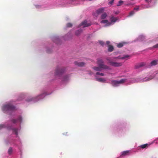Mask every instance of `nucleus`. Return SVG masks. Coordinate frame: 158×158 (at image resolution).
<instances>
[{
  "mask_svg": "<svg viewBox=\"0 0 158 158\" xmlns=\"http://www.w3.org/2000/svg\"><path fill=\"white\" fill-rule=\"evenodd\" d=\"M2 111L4 113L9 114H12L16 111V108L11 102H8L4 104L2 108Z\"/></svg>",
  "mask_w": 158,
  "mask_h": 158,
  "instance_id": "obj_1",
  "label": "nucleus"
},
{
  "mask_svg": "<svg viewBox=\"0 0 158 158\" xmlns=\"http://www.w3.org/2000/svg\"><path fill=\"white\" fill-rule=\"evenodd\" d=\"M97 64L98 67H94L93 69L96 71H102L104 69H110V67L104 64L103 61L100 59L97 60Z\"/></svg>",
  "mask_w": 158,
  "mask_h": 158,
  "instance_id": "obj_2",
  "label": "nucleus"
},
{
  "mask_svg": "<svg viewBox=\"0 0 158 158\" xmlns=\"http://www.w3.org/2000/svg\"><path fill=\"white\" fill-rule=\"evenodd\" d=\"M110 22L107 20H103L101 21V23L104 24V26L107 27L114 24L117 21H118V19L117 17L111 16L110 18Z\"/></svg>",
  "mask_w": 158,
  "mask_h": 158,
  "instance_id": "obj_3",
  "label": "nucleus"
},
{
  "mask_svg": "<svg viewBox=\"0 0 158 158\" xmlns=\"http://www.w3.org/2000/svg\"><path fill=\"white\" fill-rule=\"evenodd\" d=\"M49 94L46 92H44L42 94H40L35 97H30L27 100V102L33 101L37 102L43 98L46 95Z\"/></svg>",
  "mask_w": 158,
  "mask_h": 158,
  "instance_id": "obj_4",
  "label": "nucleus"
},
{
  "mask_svg": "<svg viewBox=\"0 0 158 158\" xmlns=\"http://www.w3.org/2000/svg\"><path fill=\"white\" fill-rule=\"evenodd\" d=\"M106 60L108 61V64L114 67H119L122 65V63L113 61L112 59L110 57L107 58Z\"/></svg>",
  "mask_w": 158,
  "mask_h": 158,
  "instance_id": "obj_5",
  "label": "nucleus"
},
{
  "mask_svg": "<svg viewBox=\"0 0 158 158\" xmlns=\"http://www.w3.org/2000/svg\"><path fill=\"white\" fill-rule=\"evenodd\" d=\"M127 81V80L125 79H121L119 81L113 80L111 81V84L113 86H118Z\"/></svg>",
  "mask_w": 158,
  "mask_h": 158,
  "instance_id": "obj_6",
  "label": "nucleus"
},
{
  "mask_svg": "<svg viewBox=\"0 0 158 158\" xmlns=\"http://www.w3.org/2000/svg\"><path fill=\"white\" fill-rule=\"evenodd\" d=\"M99 75L100 76H102L104 75V74L103 73H99V72H97L96 73V74L95 75V77H96V79L97 81L102 82H106V80L105 79L102 78V77H99L98 76Z\"/></svg>",
  "mask_w": 158,
  "mask_h": 158,
  "instance_id": "obj_7",
  "label": "nucleus"
},
{
  "mask_svg": "<svg viewBox=\"0 0 158 158\" xmlns=\"http://www.w3.org/2000/svg\"><path fill=\"white\" fill-rule=\"evenodd\" d=\"M13 132L15 134V135L16 138H17V141L15 142V143L16 144V143L17 142L19 143H20L21 142L19 139V137L18 136V133L20 131V128H13L12 129Z\"/></svg>",
  "mask_w": 158,
  "mask_h": 158,
  "instance_id": "obj_8",
  "label": "nucleus"
},
{
  "mask_svg": "<svg viewBox=\"0 0 158 158\" xmlns=\"http://www.w3.org/2000/svg\"><path fill=\"white\" fill-rule=\"evenodd\" d=\"M23 121L22 117L21 116H18L17 119H12L11 122L15 124H20Z\"/></svg>",
  "mask_w": 158,
  "mask_h": 158,
  "instance_id": "obj_9",
  "label": "nucleus"
},
{
  "mask_svg": "<svg viewBox=\"0 0 158 158\" xmlns=\"http://www.w3.org/2000/svg\"><path fill=\"white\" fill-rule=\"evenodd\" d=\"M90 25V23H88L87 21L85 20L81 23L79 27H84L89 26Z\"/></svg>",
  "mask_w": 158,
  "mask_h": 158,
  "instance_id": "obj_10",
  "label": "nucleus"
},
{
  "mask_svg": "<svg viewBox=\"0 0 158 158\" xmlns=\"http://www.w3.org/2000/svg\"><path fill=\"white\" fill-rule=\"evenodd\" d=\"M130 56L128 55H124L123 57H120L118 56L117 57H113V59H121L122 60H127L130 58Z\"/></svg>",
  "mask_w": 158,
  "mask_h": 158,
  "instance_id": "obj_11",
  "label": "nucleus"
},
{
  "mask_svg": "<svg viewBox=\"0 0 158 158\" xmlns=\"http://www.w3.org/2000/svg\"><path fill=\"white\" fill-rule=\"evenodd\" d=\"M104 11V8H101L97 10L96 12L94 14V15L96 16H97L98 15H100Z\"/></svg>",
  "mask_w": 158,
  "mask_h": 158,
  "instance_id": "obj_12",
  "label": "nucleus"
},
{
  "mask_svg": "<svg viewBox=\"0 0 158 158\" xmlns=\"http://www.w3.org/2000/svg\"><path fill=\"white\" fill-rule=\"evenodd\" d=\"M63 72L64 70L62 69H57L56 72V75L60 76L62 75Z\"/></svg>",
  "mask_w": 158,
  "mask_h": 158,
  "instance_id": "obj_13",
  "label": "nucleus"
},
{
  "mask_svg": "<svg viewBox=\"0 0 158 158\" xmlns=\"http://www.w3.org/2000/svg\"><path fill=\"white\" fill-rule=\"evenodd\" d=\"M152 144V143H148L143 145H141L139 146L140 148L144 149L147 148L149 146Z\"/></svg>",
  "mask_w": 158,
  "mask_h": 158,
  "instance_id": "obj_14",
  "label": "nucleus"
},
{
  "mask_svg": "<svg viewBox=\"0 0 158 158\" xmlns=\"http://www.w3.org/2000/svg\"><path fill=\"white\" fill-rule=\"evenodd\" d=\"M7 124L5 123V124H0V130L2 129L7 127V129L10 130L11 129L10 127L7 126Z\"/></svg>",
  "mask_w": 158,
  "mask_h": 158,
  "instance_id": "obj_15",
  "label": "nucleus"
},
{
  "mask_svg": "<svg viewBox=\"0 0 158 158\" xmlns=\"http://www.w3.org/2000/svg\"><path fill=\"white\" fill-rule=\"evenodd\" d=\"M74 64H75V65H76L77 66H80V67L83 66L85 64L83 62H78L77 61L75 62Z\"/></svg>",
  "mask_w": 158,
  "mask_h": 158,
  "instance_id": "obj_16",
  "label": "nucleus"
},
{
  "mask_svg": "<svg viewBox=\"0 0 158 158\" xmlns=\"http://www.w3.org/2000/svg\"><path fill=\"white\" fill-rule=\"evenodd\" d=\"M129 152V151H126L122 152L121 153V155L120 158H121L123 156L127 155Z\"/></svg>",
  "mask_w": 158,
  "mask_h": 158,
  "instance_id": "obj_17",
  "label": "nucleus"
},
{
  "mask_svg": "<svg viewBox=\"0 0 158 158\" xmlns=\"http://www.w3.org/2000/svg\"><path fill=\"white\" fill-rule=\"evenodd\" d=\"M125 44H126V43L124 42L118 43L117 44V46L118 48L122 47Z\"/></svg>",
  "mask_w": 158,
  "mask_h": 158,
  "instance_id": "obj_18",
  "label": "nucleus"
},
{
  "mask_svg": "<svg viewBox=\"0 0 158 158\" xmlns=\"http://www.w3.org/2000/svg\"><path fill=\"white\" fill-rule=\"evenodd\" d=\"M107 16V15L106 13H102L101 16V18L102 19H105Z\"/></svg>",
  "mask_w": 158,
  "mask_h": 158,
  "instance_id": "obj_19",
  "label": "nucleus"
},
{
  "mask_svg": "<svg viewBox=\"0 0 158 158\" xmlns=\"http://www.w3.org/2000/svg\"><path fill=\"white\" fill-rule=\"evenodd\" d=\"M135 13V12L134 10L131 11V12H130L129 15L127 16V17H129L130 16H131L132 15H133Z\"/></svg>",
  "mask_w": 158,
  "mask_h": 158,
  "instance_id": "obj_20",
  "label": "nucleus"
},
{
  "mask_svg": "<svg viewBox=\"0 0 158 158\" xmlns=\"http://www.w3.org/2000/svg\"><path fill=\"white\" fill-rule=\"evenodd\" d=\"M144 64H145L144 63H141L140 64H139L138 65L135 66V68L136 69H137L139 67H140L142 66H143L144 65Z\"/></svg>",
  "mask_w": 158,
  "mask_h": 158,
  "instance_id": "obj_21",
  "label": "nucleus"
},
{
  "mask_svg": "<svg viewBox=\"0 0 158 158\" xmlns=\"http://www.w3.org/2000/svg\"><path fill=\"white\" fill-rule=\"evenodd\" d=\"M114 49L113 47L111 45H109L108 48V51L109 52H111L113 51Z\"/></svg>",
  "mask_w": 158,
  "mask_h": 158,
  "instance_id": "obj_22",
  "label": "nucleus"
},
{
  "mask_svg": "<svg viewBox=\"0 0 158 158\" xmlns=\"http://www.w3.org/2000/svg\"><path fill=\"white\" fill-rule=\"evenodd\" d=\"M13 152V149L12 148H10L8 149V153L9 154L11 155L12 154Z\"/></svg>",
  "mask_w": 158,
  "mask_h": 158,
  "instance_id": "obj_23",
  "label": "nucleus"
},
{
  "mask_svg": "<svg viewBox=\"0 0 158 158\" xmlns=\"http://www.w3.org/2000/svg\"><path fill=\"white\" fill-rule=\"evenodd\" d=\"M157 64V61L156 60H154L152 61L151 63V65L152 66L155 65Z\"/></svg>",
  "mask_w": 158,
  "mask_h": 158,
  "instance_id": "obj_24",
  "label": "nucleus"
},
{
  "mask_svg": "<svg viewBox=\"0 0 158 158\" xmlns=\"http://www.w3.org/2000/svg\"><path fill=\"white\" fill-rule=\"evenodd\" d=\"M144 38V37L143 35H140L139 37V41H142L143 40V39Z\"/></svg>",
  "mask_w": 158,
  "mask_h": 158,
  "instance_id": "obj_25",
  "label": "nucleus"
},
{
  "mask_svg": "<svg viewBox=\"0 0 158 158\" xmlns=\"http://www.w3.org/2000/svg\"><path fill=\"white\" fill-rule=\"evenodd\" d=\"M123 2L122 0H120L119 1L118 4H117V6H119L122 5L123 3Z\"/></svg>",
  "mask_w": 158,
  "mask_h": 158,
  "instance_id": "obj_26",
  "label": "nucleus"
},
{
  "mask_svg": "<svg viewBox=\"0 0 158 158\" xmlns=\"http://www.w3.org/2000/svg\"><path fill=\"white\" fill-rule=\"evenodd\" d=\"M153 75H154L155 76L154 77H156L158 78V72H156L155 73L153 74Z\"/></svg>",
  "mask_w": 158,
  "mask_h": 158,
  "instance_id": "obj_27",
  "label": "nucleus"
},
{
  "mask_svg": "<svg viewBox=\"0 0 158 158\" xmlns=\"http://www.w3.org/2000/svg\"><path fill=\"white\" fill-rule=\"evenodd\" d=\"M81 30L77 31H76V34L77 35H78L81 32Z\"/></svg>",
  "mask_w": 158,
  "mask_h": 158,
  "instance_id": "obj_28",
  "label": "nucleus"
},
{
  "mask_svg": "<svg viewBox=\"0 0 158 158\" xmlns=\"http://www.w3.org/2000/svg\"><path fill=\"white\" fill-rule=\"evenodd\" d=\"M66 26L68 27H71L72 26V24L71 23H68Z\"/></svg>",
  "mask_w": 158,
  "mask_h": 158,
  "instance_id": "obj_29",
  "label": "nucleus"
},
{
  "mask_svg": "<svg viewBox=\"0 0 158 158\" xmlns=\"http://www.w3.org/2000/svg\"><path fill=\"white\" fill-rule=\"evenodd\" d=\"M68 77L67 76H64L63 78V81H66L68 80Z\"/></svg>",
  "mask_w": 158,
  "mask_h": 158,
  "instance_id": "obj_30",
  "label": "nucleus"
},
{
  "mask_svg": "<svg viewBox=\"0 0 158 158\" xmlns=\"http://www.w3.org/2000/svg\"><path fill=\"white\" fill-rule=\"evenodd\" d=\"M99 44L102 45H103L104 44V42L103 41H99Z\"/></svg>",
  "mask_w": 158,
  "mask_h": 158,
  "instance_id": "obj_31",
  "label": "nucleus"
},
{
  "mask_svg": "<svg viewBox=\"0 0 158 158\" xmlns=\"http://www.w3.org/2000/svg\"><path fill=\"white\" fill-rule=\"evenodd\" d=\"M139 7L138 6L135 8L134 9V10H136V11H138L139 9Z\"/></svg>",
  "mask_w": 158,
  "mask_h": 158,
  "instance_id": "obj_32",
  "label": "nucleus"
},
{
  "mask_svg": "<svg viewBox=\"0 0 158 158\" xmlns=\"http://www.w3.org/2000/svg\"><path fill=\"white\" fill-rule=\"evenodd\" d=\"M152 0H144L145 2L147 3L151 2Z\"/></svg>",
  "mask_w": 158,
  "mask_h": 158,
  "instance_id": "obj_33",
  "label": "nucleus"
},
{
  "mask_svg": "<svg viewBox=\"0 0 158 158\" xmlns=\"http://www.w3.org/2000/svg\"><path fill=\"white\" fill-rule=\"evenodd\" d=\"M70 2H69V3H71L72 4H74L75 3L73 2L75 0H70Z\"/></svg>",
  "mask_w": 158,
  "mask_h": 158,
  "instance_id": "obj_34",
  "label": "nucleus"
},
{
  "mask_svg": "<svg viewBox=\"0 0 158 158\" xmlns=\"http://www.w3.org/2000/svg\"><path fill=\"white\" fill-rule=\"evenodd\" d=\"M152 78H150V79H149V78L148 79H148H144L143 81H147L149 80H150Z\"/></svg>",
  "mask_w": 158,
  "mask_h": 158,
  "instance_id": "obj_35",
  "label": "nucleus"
},
{
  "mask_svg": "<svg viewBox=\"0 0 158 158\" xmlns=\"http://www.w3.org/2000/svg\"><path fill=\"white\" fill-rule=\"evenodd\" d=\"M155 141L156 143H158V138L155 140Z\"/></svg>",
  "mask_w": 158,
  "mask_h": 158,
  "instance_id": "obj_36",
  "label": "nucleus"
},
{
  "mask_svg": "<svg viewBox=\"0 0 158 158\" xmlns=\"http://www.w3.org/2000/svg\"><path fill=\"white\" fill-rule=\"evenodd\" d=\"M154 47L155 48H158V44L154 46Z\"/></svg>",
  "mask_w": 158,
  "mask_h": 158,
  "instance_id": "obj_37",
  "label": "nucleus"
},
{
  "mask_svg": "<svg viewBox=\"0 0 158 158\" xmlns=\"http://www.w3.org/2000/svg\"><path fill=\"white\" fill-rule=\"evenodd\" d=\"M114 0H112L111 1H110V2H109L110 4H112L113 3V2H114Z\"/></svg>",
  "mask_w": 158,
  "mask_h": 158,
  "instance_id": "obj_38",
  "label": "nucleus"
},
{
  "mask_svg": "<svg viewBox=\"0 0 158 158\" xmlns=\"http://www.w3.org/2000/svg\"><path fill=\"white\" fill-rule=\"evenodd\" d=\"M110 41H106V44H110Z\"/></svg>",
  "mask_w": 158,
  "mask_h": 158,
  "instance_id": "obj_39",
  "label": "nucleus"
},
{
  "mask_svg": "<svg viewBox=\"0 0 158 158\" xmlns=\"http://www.w3.org/2000/svg\"><path fill=\"white\" fill-rule=\"evenodd\" d=\"M35 6L37 8H39L40 6H39V5H36Z\"/></svg>",
  "mask_w": 158,
  "mask_h": 158,
  "instance_id": "obj_40",
  "label": "nucleus"
},
{
  "mask_svg": "<svg viewBox=\"0 0 158 158\" xmlns=\"http://www.w3.org/2000/svg\"><path fill=\"white\" fill-rule=\"evenodd\" d=\"M56 40L57 41H59V39H56Z\"/></svg>",
  "mask_w": 158,
  "mask_h": 158,
  "instance_id": "obj_41",
  "label": "nucleus"
},
{
  "mask_svg": "<svg viewBox=\"0 0 158 158\" xmlns=\"http://www.w3.org/2000/svg\"><path fill=\"white\" fill-rule=\"evenodd\" d=\"M148 7H149L148 6H147V7H146V8H148Z\"/></svg>",
  "mask_w": 158,
  "mask_h": 158,
  "instance_id": "obj_42",
  "label": "nucleus"
}]
</instances>
